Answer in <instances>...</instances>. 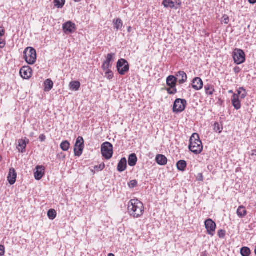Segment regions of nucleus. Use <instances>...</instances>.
<instances>
[{"label": "nucleus", "instance_id": "39448f33", "mask_svg": "<svg viewBox=\"0 0 256 256\" xmlns=\"http://www.w3.org/2000/svg\"><path fill=\"white\" fill-rule=\"evenodd\" d=\"M232 56L235 64H240L246 60L245 54L244 52L239 48H235L232 54Z\"/></svg>", "mask_w": 256, "mask_h": 256}, {"label": "nucleus", "instance_id": "393cba45", "mask_svg": "<svg viewBox=\"0 0 256 256\" xmlns=\"http://www.w3.org/2000/svg\"><path fill=\"white\" fill-rule=\"evenodd\" d=\"M84 147L82 146L74 145V152L76 156H80L82 154Z\"/></svg>", "mask_w": 256, "mask_h": 256}, {"label": "nucleus", "instance_id": "3c124183", "mask_svg": "<svg viewBox=\"0 0 256 256\" xmlns=\"http://www.w3.org/2000/svg\"><path fill=\"white\" fill-rule=\"evenodd\" d=\"M244 93H242V94H240V96H240V98L242 99L244 98L246 96V90H245V91H244Z\"/></svg>", "mask_w": 256, "mask_h": 256}, {"label": "nucleus", "instance_id": "4be33fe9", "mask_svg": "<svg viewBox=\"0 0 256 256\" xmlns=\"http://www.w3.org/2000/svg\"><path fill=\"white\" fill-rule=\"evenodd\" d=\"M45 92H48L50 90L53 88L54 83L50 79H47L44 82Z\"/></svg>", "mask_w": 256, "mask_h": 256}, {"label": "nucleus", "instance_id": "8fccbe9b", "mask_svg": "<svg viewBox=\"0 0 256 256\" xmlns=\"http://www.w3.org/2000/svg\"><path fill=\"white\" fill-rule=\"evenodd\" d=\"M240 70H241L240 68L238 66L235 67L234 69V70L236 74L239 73L240 72Z\"/></svg>", "mask_w": 256, "mask_h": 256}, {"label": "nucleus", "instance_id": "0eeeda50", "mask_svg": "<svg viewBox=\"0 0 256 256\" xmlns=\"http://www.w3.org/2000/svg\"><path fill=\"white\" fill-rule=\"evenodd\" d=\"M116 68L120 75H124L129 70L130 66L126 60L121 58L117 62Z\"/></svg>", "mask_w": 256, "mask_h": 256}, {"label": "nucleus", "instance_id": "1a4fd4ad", "mask_svg": "<svg viewBox=\"0 0 256 256\" xmlns=\"http://www.w3.org/2000/svg\"><path fill=\"white\" fill-rule=\"evenodd\" d=\"M62 28L64 32L67 34L73 33L76 29L75 24L70 21L64 24Z\"/></svg>", "mask_w": 256, "mask_h": 256}, {"label": "nucleus", "instance_id": "f3484780", "mask_svg": "<svg viewBox=\"0 0 256 256\" xmlns=\"http://www.w3.org/2000/svg\"><path fill=\"white\" fill-rule=\"evenodd\" d=\"M177 78L174 76H170L166 78V84L170 86V88L176 87Z\"/></svg>", "mask_w": 256, "mask_h": 256}, {"label": "nucleus", "instance_id": "c9c22d12", "mask_svg": "<svg viewBox=\"0 0 256 256\" xmlns=\"http://www.w3.org/2000/svg\"><path fill=\"white\" fill-rule=\"evenodd\" d=\"M222 127L218 122L214 124V130L216 132L220 133L222 131Z\"/></svg>", "mask_w": 256, "mask_h": 256}, {"label": "nucleus", "instance_id": "ddd939ff", "mask_svg": "<svg viewBox=\"0 0 256 256\" xmlns=\"http://www.w3.org/2000/svg\"><path fill=\"white\" fill-rule=\"evenodd\" d=\"M203 86L202 80L198 77L195 78L192 80V87L196 90H200Z\"/></svg>", "mask_w": 256, "mask_h": 256}, {"label": "nucleus", "instance_id": "f8f14e48", "mask_svg": "<svg viewBox=\"0 0 256 256\" xmlns=\"http://www.w3.org/2000/svg\"><path fill=\"white\" fill-rule=\"evenodd\" d=\"M17 174L14 168H10L8 176V180L10 184H14L16 181Z\"/></svg>", "mask_w": 256, "mask_h": 256}, {"label": "nucleus", "instance_id": "a18cd8bd", "mask_svg": "<svg viewBox=\"0 0 256 256\" xmlns=\"http://www.w3.org/2000/svg\"><path fill=\"white\" fill-rule=\"evenodd\" d=\"M6 45V42L4 40L0 39V48H3Z\"/></svg>", "mask_w": 256, "mask_h": 256}, {"label": "nucleus", "instance_id": "09e8293b", "mask_svg": "<svg viewBox=\"0 0 256 256\" xmlns=\"http://www.w3.org/2000/svg\"><path fill=\"white\" fill-rule=\"evenodd\" d=\"M241 90H243V91H245V90L244 89V88L242 87V88H240L238 90V94H236L238 96H240V94H242V92Z\"/></svg>", "mask_w": 256, "mask_h": 256}, {"label": "nucleus", "instance_id": "a19ab883", "mask_svg": "<svg viewBox=\"0 0 256 256\" xmlns=\"http://www.w3.org/2000/svg\"><path fill=\"white\" fill-rule=\"evenodd\" d=\"M230 21L229 17L227 15H224L222 18V22L228 24Z\"/></svg>", "mask_w": 256, "mask_h": 256}, {"label": "nucleus", "instance_id": "5701e85b", "mask_svg": "<svg viewBox=\"0 0 256 256\" xmlns=\"http://www.w3.org/2000/svg\"><path fill=\"white\" fill-rule=\"evenodd\" d=\"M80 86V84L78 81L72 82L70 84V89L72 90L76 91L78 90Z\"/></svg>", "mask_w": 256, "mask_h": 256}, {"label": "nucleus", "instance_id": "7ed1b4c3", "mask_svg": "<svg viewBox=\"0 0 256 256\" xmlns=\"http://www.w3.org/2000/svg\"><path fill=\"white\" fill-rule=\"evenodd\" d=\"M24 58L29 64H34L36 60V52L35 49L32 47L26 48L24 52Z\"/></svg>", "mask_w": 256, "mask_h": 256}, {"label": "nucleus", "instance_id": "49530a36", "mask_svg": "<svg viewBox=\"0 0 256 256\" xmlns=\"http://www.w3.org/2000/svg\"><path fill=\"white\" fill-rule=\"evenodd\" d=\"M39 140L40 142H44L46 140V136L42 134L39 136Z\"/></svg>", "mask_w": 256, "mask_h": 256}, {"label": "nucleus", "instance_id": "13d9d810", "mask_svg": "<svg viewBox=\"0 0 256 256\" xmlns=\"http://www.w3.org/2000/svg\"><path fill=\"white\" fill-rule=\"evenodd\" d=\"M229 92H230V93H232V90H230Z\"/></svg>", "mask_w": 256, "mask_h": 256}, {"label": "nucleus", "instance_id": "4468645a", "mask_svg": "<svg viewBox=\"0 0 256 256\" xmlns=\"http://www.w3.org/2000/svg\"><path fill=\"white\" fill-rule=\"evenodd\" d=\"M177 80L180 84H183L187 80V75L184 71H179L176 74Z\"/></svg>", "mask_w": 256, "mask_h": 256}, {"label": "nucleus", "instance_id": "a211bd4d", "mask_svg": "<svg viewBox=\"0 0 256 256\" xmlns=\"http://www.w3.org/2000/svg\"><path fill=\"white\" fill-rule=\"evenodd\" d=\"M157 163L160 166L166 165L167 163V158L164 155L158 154L156 158Z\"/></svg>", "mask_w": 256, "mask_h": 256}, {"label": "nucleus", "instance_id": "cd10ccee", "mask_svg": "<svg viewBox=\"0 0 256 256\" xmlns=\"http://www.w3.org/2000/svg\"><path fill=\"white\" fill-rule=\"evenodd\" d=\"M250 250L248 247H243L240 250V254L242 256H250Z\"/></svg>", "mask_w": 256, "mask_h": 256}, {"label": "nucleus", "instance_id": "473e14b6", "mask_svg": "<svg viewBox=\"0 0 256 256\" xmlns=\"http://www.w3.org/2000/svg\"><path fill=\"white\" fill-rule=\"evenodd\" d=\"M115 56V54H108L106 60L104 62L106 63L112 64V62L114 61V57Z\"/></svg>", "mask_w": 256, "mask_h": 256}, {"label": "nucleus", "instance_id": "864d4df0", "mask_svg": "<svg viewBox=\"0 0 256 256\" xmlns=\"http://www.w3.org/2000/svg\"><path fill=\"white\" fill-rule=\"evenodd\" d=\"M248 2L251 4H254L256 3V0H248Z\"/></svg>", "mask_w": 256, "mask_h": 256}, {"label": "nucleus", "instance_id": "bb28decb", "mask_svg": "<svg viewBox=\"0 0 256 256\" xmlns=\"http://www.w3.org/2000/svg\"><path fill=\"white\" fill-rule=\"evenodd\" d=\"M70 146V144L68 140L63 141L60 145V147L63 151H68Z\"/></svg>", "mask_w": 256, "mask_h": 256}, {"label": "nucleus", "instance_id": "79ce46f5", "mask_svg": "<svg viewBox=\"0 0 256 256\" xmlns=\"http://www.w3.org/2000/svg\"><path fill=\"white\" fill-rule=\"evenodd\" d=\"M168 92L170 94H174L177 92V90L175 88H169L167 89Z\"/></svg>", "mask_w": 256, "mask_h": 256}, {"label": "nucleus", "instance_id": "de8ad7c7", "mask_svg": "<svg viewBox=\"0 0 256 256\" xmlns=\"http://www.w3.org/2000/svg\"><path fill=\"white\" fill-rule=\"evenodd\" d=\"M5 32V30L2 26H0V36H2Z\"/></svg>", "mask_w": 256, "mask_h": 256}, {"label": "nucleus", "instance_id": "6ab92c4d", "mask_svg": "<svg viewBox=\"0 0 256 256\" xmlns=\"http://www.w3.org/2000/svg\"><path fill=\"white\" fill-rule=\"evenodd\" d=\"M138 158L135 154H130L128 158V164L130 166H134L136 165Z\"/></svg>", "mask_w": 256, "mask_h": 256}, {"label": "nucleus", "instance_id": "4d7b16f0", "mask_svg": "<svg viewBox=\"0 0 256 256\" xmlns=\"http://www.w3.org/2000/svg\"><path fill=\"white\" fill-rule=\"evenodd\" d=\"M75 2H80V0H74Z\"/></svg>", "mask_w": 256, "mask_h": 256}, {"label": "nucleus", "instance_id": "a878e982", "mask_svg": "<svg viewBox=\"0 0 256 256\" xmlns=\"http://www.w3.org/2000/svg\"><path fill=\"white\" fill-rule=\"evenodd\" d=\"M114 24V27L117 30L121 28L122 26V20L120 18H117L116 20H114L113 21Z\"/></svg>", "mask_w": 256, "mask_h": 256}, {"label": "nucleus", "instance_id": "603ef678", "mask_svg": "<svg viewBox=\"0 0 256 256\" xmlns=\"http://www.w3.org/2000/svg\"><path fill=\"white\" fill-rule=\"evenodd\" d=\"M250 156H256V150H252L250 154Z\"/></svg>", "mask_w": 256, "mask_h": 256}, {"label": "nucleus", "instance_id": "c85d7f7f", "mask_svg": "<svg viewBox=\"0 0 256 256\" xmlns=\"http://www.w3.org/2000/svg\"><path fill=\"white\" fill-rule=\"evenodd\" d=\"M206 93L208 95H212L214 91V86L208 85L204 86Z\"/></svg>", "mask_w": 256, "mask_h": 256}, {"label": "nucleus", "instance_id": "f257e3e1", "mask_svg": "<svg viewBox=\"0 0 256 256\" xmlns=\"http://www.w3.org/2000/svg\"><path fill=\"white\" fill-rule=\"evenodd\" d=\"M144 208L142 202L138 199H132L128 203V212L134 218H138L143 215Z\"/></svg>", "mask_w": 256, "mask_h": 256}, {"label": "nucleus", "instance_id": "412c9836", "mask_svg": "<svg viewBox=\"0 0 256 256\" xmlns=\"http://www.w3.org/2000/svg\"><path fill=\"white\" fill-rule=\"evenodd\" d=\"M236 214L239 218H243L247 214V212L244 206H240L237 210Z\"/></svg>", "mask_w": 256, "mask_h": 256}, {"label": "nucleus", "instance_id": "6e6552de", "mask_svg": "<svg viewBox=\"0 0 256 256\" xmlns=\"http://www.w3.org/2000/svg\"><path fill=\"white\" fill-rule=\"evenodd\" d=\"M204 226L207 234L211 236H214L216 228V223L212 219L208 218L205 221Z\"/></svg>", "mask_w": 256, "mask_h": 256}, {"label": "nucleus", "instance_id": "72a5a7b5", "mask_svg": "<svg viewBox=\"0 0 256 256\" xmlns=\"http://www.w3.org/2000/svg\"><path fill=\"white\" fill-rule=\"evenodd\" d=\"M112 66V64H108L106 63L105 62H104L102 65V68L104 71L106 72L108 70H110V68Z\"/></svg>", "mask_w": 256, "mask_h": 256}, {"label": "nucleus", "instance_id": "c756f323", "mask_svg": "<svg viewBox=\"0 0 256 256\" xmlns=\"http://www.w3.org/2000/svg\"><path fill=\"white\" fill-rule=\"evenodd\" d=\"M54 6L58 8H62L65 4V0H54Z\"/></svg>", "mask_w": 256, "mask_h": 256}, {"label": "nucleus", "instance_id": "c03bdc74", "mask_svg": "<svg viewBox=\"0 0 256 256\" xmlns=\"http://www.w3.org/2000/svg\"><path fill=\"white\" fill-rule=\"evenodd\" d=\"M196 179L198 181H202L203 180V176L202 174L200 173L198 174Z\"/></svg>", "mask_w": 256, "mask_h": 256}, {"label": "nucleus", "instance_id": "aec40b11", "mask_svg": "<svg viewBox=\"0 0 256 256\" xmlns=\"http://www.w3.org/2000/svg\"><path fill=\"white\" fill-rule=\"evenodd\" d=\"M26 143L25 140L20 139L18 140V145L17 148L19 152L23 153L26 149Z\"/></svg>", "mask_w": 256, "mask_h": 256}, {"label": "nucleus", "instance_id": "e433bc0d", "mask_svg": "<svg viewBox=\"0 0 256 256\" xmlns=\"http://www.w3.org/2000/svg\"><path fill=\"white\" fill-rule=\"evenodd\" d=\"M105 77L108 80H112L114 77L112 72L111 70L105 72Z\"/></svg>", "mask_w": 256, "mask_h": 256}, {"label": "nucleus", "instance_id": "9d476101", "mask_svg": "<svg viewBox=\"0 0 256 256\" xmlns=\"http://www.w3.org/2000/svg\"><path fill=\"white\" fill-rule=\"evenodd\" d=\"M32 70L28 66H24L22 67L20 71L21 76L24 79H29L32 76Z\"/></svg>", "mask_w": 256, "mask_h": 256}, {"label": "nucleus", "instance_id": "423d86ee", "mask_svg": "<svg viewBox=\"0 0 256 256\" xmlns=\"http://www.w3.org/2000/svg\"><path fill=\"white\" fill-rule=\"evenodd\" d=\"M186 104V100L184 99H176L172 108L173 112L175 113L182 112L185 110Z\"/></svg>", "mask_w": 256, "mask_h": 256}, {"label": "nucleus", "instance_id": "9b49d317", "mask_svg": "<svg viewBox=\"0 0 256 256\" xmlns=\"http://www.w3.org/2000/svg\"><path fill=\"white\" fill-rule=\"evenodd\" d=\"M36 170L34 174V178L36 180H39L43 177L44 174L45 168L42 166H38L36 167Z\"/></svg>", "mask_w": 256, "mask_h": 256}, {"label": "nucleus", "instance_id": "f704fd0d", "mask_svg": "<svg viewBox=\"0 0 256 256\" xmlns=\"http://www.w3.org/2000/svg\"><path fill=\"white\" fill-rule=\"evenodd\" d=\"M75 144L76 146H80L84 147V140L82 137L78 136L76 140Z\"/></svg>", "mask_w": 256, "mask_h": 256}, {"label": "nucleus", "instance_id": "b1692460", "mask_svg": "<svg viewBox=\"0 0 256 256\" xmlns=\"http://www.w3.org/2000/svg\"><path fill=\"white\" fill-rule=\"evenodd\" d=\"M176 166L179 170L184 171L186 166V162L184 160H180L177 162Z\"/></svg>", "mask_w": 256, "mask_h": 256}, {"label": "nucleus", "instance_id": "4c0bfd02", "mask_svg": "<svg viewBox=\"0 0 256 256\" xmlns=\"http://www.w3.org/2000/svg\"><path fill=\"white\" fill-rule=\"evenodd\" d=\"M104 168H105L104 164L102 163L98 166H96L94 167V168L95 170H96L97 172H99V171H101V170H103Z\"/></svg>", "mask_w": 256, "mask_h": 256}, {"label": "nucleus", "instance_id": "2eb2a0df", "mask_svg": "<svg viewBox=\"0 0 256 256\" xmlns=\"http://www.w3.org/2000/svg\"><path fill=\"white\" fill-rule=\"evenodd\" d=\"M232 102L234 107L237 110L241 108L240 101L238 98V96L234 94L232 98Z\"/></svg>", "mask_w": 256, "mask_h": 256}, {"label": "nucleus", "instance_id": "6e6d98bb", "mask_svg": "<svg viewBox=\"0 0 256 256\" xmlns=\"http://www.w3.org/2000/svg\"><path fill=\"white\" fill-rule=\"evenodd\" d=\"M108 256H114V255L113 254H109Z\"/></svg>", "mask_w": 256, "mask_h": 256}, {"label": "nucleus", "instance_id": "2f4dec72", "mask_svg": "<svg viewBox=\"0 0 256 256\" xmlns=\"http://www.w3.org/2000/svg\"><path fill=\"white\" fill-rule=\"evenodd\" d=\"M48 216L50 219L54 220L56 216V211L54 209L50 210L48 212Z\"/></svg>", "mask_w": 256, "mask_h": 256}, {"label": "nucleus", "instance_id": "dca6fc26", "mask_svg": "<svg viewBox=\"0 0 256 256\" xmlns=\"http://www.w3.org/2000/svg\"><path fill=\"white\" fill-rule=\"evenodd\" d=\"M127 168V160L126 158H122L118 162L117 170L119 172L124 171Z\"/></svg>", "mask_w": 256, "mask_h": 256}, {"label": "nucleus", "instance_id": "5fc2aeb1", "mask_svg": "<svg viewBox=\"0 0 256 256\" xmlns=\"http://www.w3.org/2000/svg\"><path fill=\"white\" fill-rule=\"evenodd\" d=\"M131 30H132V27L129 26V27L128 28V32H130L131 31Z\"/></svg>", "mask_w": 256, "mask_h": 256}, {"label": "nucleus", "instance_id": "7c9ffc66", "mask_svg": "<svg viewBox=\"0 0 256 256\" xmlns=\"http://www.w3.org/2000/svg\"><path fill=\"white\" fill-rule=\"evenodd\" d=\"M162 4L166 8H172L174 6V2L171 0H164L162 2Z\"/></svg>", "mask_w": 256, "mask_h": 256}, {"label": "nucleus", "instance_id": "f03ea898", "mask_svg": "<svg viewBox=\"0 0 256 256\" xmlns=\"http://www.w3.org/2000/svg\"><path fill=\"white\" fill-rule=\"evenodd\" d=\"M188 148L190 151L196 154H200L202 152L203 146L198 134H193L190 138Z\"/></svg>", "mask_w": 256, "mask_h": 256}, {"label": "nucleus", "instance_id": "20e7f679", "mask_svg": "<svg viewBox=\"0 0 256 256\" xmlns=\"http://www.w3.org/2000/svg\"><path fill=\"white\" fill-rule=\"evenodd\" d=\"M102 156L106 160L110 159L113 154V146L109 142H105L101 146Z\"/></svg>", "mask_w": 256, "mask_h": 256}, {"label": "nucleus", "instance_id": "58836bf2", "mask_svg": "<svg viewBox=\"0 0 256 256\" xmlns=\"http://www.w3.org/2000/svg\"><path fill=\"white\" fill-rule=\"evenodd\" d=\"M218 235L220 238H224L226 235V231L223 230H220L218 231Z\"/></svg>", "mask_w": 256, "mask_h": 256}, {"label": "nucleus", "instance_id": "ea45409f", "mask_svg": "<svg viewBox=\"0 0 256 256\" xmlns=\"http://www.w3.org/2000/svg\"><path fill=\"white\" fill-rule=\"evenodd\" d=\"M138 184V182L136 180H132L128 184L130 188H134L136 187Z\"/></svg>", "mask_w": 256, "mask_h": 256}, {"label": "nucleus", "instance_id": "37998d69", "mask_svg": "<svg viewBox=\"0 0 256 256\" xmlns=\"http://www.w3.org/2000/svg\"><path fill=\"white\" fill-rule=\"evenodd\" d=\"M5 253V248L3 245H0V256H4Z\"/></svg>", "mask_w": 256, "mask_h": 256}]
</instances>
